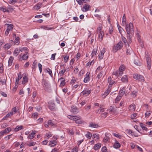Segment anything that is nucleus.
I'll return each mask as SVG.
<instances>
[{
	"label": "nucleus",
	"instance_id": "0eeeda50",
	"mask_svg": "<svg viewBox=\"0 0 152 152\" xmlns=\"http://www.w3.org/2000/svg\"><path fill=\"white\" fill-rule=\"evenodd\" d=\"M70 111L73 113L76 114L78 113L79 110L78 108L75 105H73L71 107Z\"/></svg>",
	"mask_w": 152,
	"mask_h": 152
},
{
	"label": "nucleus",
	"instance_id": "7c9ffc66",
	"mask_svg": "<svg viewBox=\"0 0 152 152\" xmlns=\"http://www.w3.org/2000/svg\"><path fill=\"white\" fill-rule=\"evenodd\" d=\"M125 67L124 65H121L119 67V71L123 73V72L125 70Z\"/></svg>",
	"mask_w": 152,
	"mask_h": 152
},
{
	"label": "nucleus",
	"instance_id": "a211bd4d",
	"mask_svg": "<svg viewBox=\"0 0 152 152\" xmlns=\"http://www.w3.org/2000/svg\"><path fill=\"white\" fill-rule=\"evenodd\" d=\"M28 77L27 76L25 75L23 77V80L22 83L23 84H24L28 82Z\"/></svg>",
	"mask_w": 152,
	"mask_h": 152
},
{
	"label": "nucleus",
	"instance_id": "39448f33",
	"mask_svg": "<svg viewBox=\"0 0 152 152\" xmlns=\"http://www.w3.org/2000/svg\"><path fill=\"white\" fill-rule=\"evenodd\" d=\"M28 51H25L24 54H21L19 57H20V59L21 60H25L28 58Z\"/></svg>",
	"mask_w": 152,
	"mask_h": 152
},
{
	"label": "nucleus",
	"instance_id": "72a5a7b5",
	"mask_svg": "<svg viewBox=\"0 0 152 152\" xmlns=\"http://www.w3.org/2000/svg\"><path fill=\"white\" fill-rule=\"evenodd\" d=\"M107 115L108 113L107 112H105L104 113H102L100 115V117L102 118H104L107 116Z\"/></svg>",
	"mask_w": 152,
	"mask_h": 152
},
{
	"label": "nucleus",
	"instance_id": "c85d7f7f",
	"mask_svg": "<svg viewBox=\"0 0 152 152\" xmlns=\"http://www.w3.org/2000/svg\"><path fill=\"white\" fill-rule=\"evenodd\" d=\"M120 144L117 141H116L113 145V147L115 148H119L120 147Z\"/></svg>",
	"mask_w": 152,
	"mask_h": 152
},
{
	"label": "nucleus",
	"instance_id": "bf43d9fd",
	"mask_svg": "<svg viewBox=\"0 0 152 152\" xmlns=\"http://www.w3.org/2000/svg\"><path fill=\"white\" fill-rule=\"evenodd\" d=\"M14 114V113L12 112H10L9 113H8L6 116L5 118L9 117L10 116H11Z\"/></svg>",
	"mask_w": 152,
	"mask_h": 152
},
{
	"label": "nucleus",
	"instance_id": "6e6552de",
	"mask_svg": "<svg viewBox=\"0 0 152 152\" xmlns=\"http://www.w3.org/2000/svg\"><path fill=\"white\" fill-rule=\"evenodd\" d=\"M53 140H51L50 141L49 144L48 145H50V146L54 147L55 146L57 143L56 140L58 138L56 137H53Z\"/></svg>",
	"mask_w": 152,
	"mask_h": 152
},
{
	"label": "nucleus",
	"instance_id": "a18cd8bd",
	"mask_svg": "<svg viewBox=\"0 0 152 152\" xmlns=\"http://www.w3.org/2000/svg\"><path fill=\"white\" fill-rule=\"evenodd\" d=\"M36 144L35 142L31 141L29 143H27L26 145L28 146L29 147L32 146Z\"/></svg>",
	"mask_w": 152,
	"mask_h": 152
},
{
	"label": "nucleus",
	"instance_id": "1a4fd4ad",
	"mask_svg": "<svg viewBox=\"0 0 152 152\" xmlns=\"http://www.w3.org/2000/svg\"><path fill=\"white\" fill-rule=\"evenodd\" d=\"M90 73L88 72L86 75L85 77L83 80V82L84 83H87L90 80Z\"/></svg>",
	"mask_w": 152,
	"mask_h": 152
},
{
	"label": "nucleus",
	"instance_id": "a878e982",
	"mask_svg": "<svg viewBox=\"0 0 152 152\" xmlns=\"http://www.w3.org/2000/svg\"><path fill=\"white\" fill-rule=\"evenodd\" d=\"M20 52V51L18 48H17L13 52V55L15 56H17Z\"/></svg>",
	"mask_w": 152,
	"mask_h": 152
},
{
	"label": "nucleus",
	"instance_id": "5701e85b",
	"mask_svg": "<svg viewBox=\"0 0 152 152\" xmlns=\"http://www.w3.org/2000/svg\"><path fill=\"white\" fill-rule=\"evenodd\" d=\"M65 79L63 78V77H61L59 79L58 81H61L60 85L62 86H64L65 84Z\"/></svg>",
	"mask_w": 152,
	"mask_h": 152
},
{
	"label": "nucleus",
	"instance_id": "c03bdc74",
	"mask_svg": "<svg viewBox=\"0 0 152 152\" xmlns=\"http://www.w3.org/2000/svg\"><path fill=\"white\" fill-rule=\"evenodd\" d=\"M137 80L139 81L144 82V78L142 76L138 75V78Z\"/></svg>",
	"mask_w": 152,
	"mask_h": 152
},
{
	"label": "nucleus",
	"instance_id": "603ef678",
	"mask_svg": "<svg viewBox=\"0 0 152 152\" xmlns=\"http://www.w3.org/2000/svg\"><path fill=\"white\" fill-rule=\"evenodd\" d=\"M113 135L114 136L117 137H118L119 139L121 138L122 137V136L121 135H120L118 134H116L115 133H113Z\"/></svg>",
	"mask_w": 152,
	"mask_h": 152
},
{
	"label": "nucleus",
	"instance_id": "4468645a",
	"mask_svg": "<svg viewBox=\"0 0 152 152\" xmlns=\"http://www.w3.org/2000/svg\"><path fill=\"white\" fill-rule=\"evenodd\" d=\"M98 33L99 34L98 37L99 41L100 42H102L103 40V37L104 36V33L103 31H99Z\"/></svg>",
	"mask_w": 152,
	"mask_h": 152
},
{
	"label": "nucleus",
	"instance_id": "6e6d98bb",
	"mask_svg": "<svg viewBox=\"0 0 152 152\" xmlns=\"http://www.w3.org/2000/svg\"><path fill=\"white\" fill-rule=\"evenodd\" d=\"M92 138L93 139L95 138H96L97 139H99V134L96 133H94L92 135Z\"/></svg>",
	"mask_w": 152,
	"mask_h": 152
},
{
	"label": "nucleus",
	"instance_id": "20e7f679",
	"mask_svg": "<svg viewBox=\"0 0 152 152\" xmlns=\"http://www.w3.org/2000/svg\"><path fill=\"white\" fill-rule=\"evenodd\" d=\"M48 107L51 110H54L56 109L55 105L53 101L51 100L49 102Z\"/></svg>",
	"mask_w": 152,
	"mask_h": 152
},
{
	"label": "nucleus",
	"instance_id": "6ab92c4d",
	"mask_svg": "<svg viewBox=\"0 0 152 152\" xmlns=\"http://www.w3.org/2000/svg\"><path fill=\"white\" fill-rule=\"evenodd\" d=\"M128 48L126 51V54L127 55H129L132 52V50L131 48L128 45Z\"/></svg>",
	"mask_w": 152,
	"mask_h": 152
},
{
	"label": "nucleus",
	"instance_id": "4c0bfd02",
	"mask_svg": "<svg viewBox=\"0 0 152 152\" xmlns=\"http://www.w3.org/2000/svg\"><path fill=\"white\" fill-rule=\"evenodd\" d=\"M101 147V144L100 143H98L95 144L94 146V148L96 150L99 149Z\"/></svg>",
	"mask_w": 152,
	"mask_h": 152
},
{
	"label": "nucleus",
	"instance_id": "3c124183",
	"mask_svg": "<svg viewBox=\"0 0 152 152\" xmlns=\"http://www.w3.org/2000/svg\"><path fill=\"white\" fill-rule=\"evenodd\" d=\"M122 97V96L118 95L115 99V103L118 102V101H119L121 99Z\"/></svg>",
	"mask_w": 152,
	"mask_h": 152
},
{
	"label": "nucleus",
	"instance_id": "4be33fe9",
	"mask_svg": "<svg viewBox=\"0 0 152 152\" xmlns=\"http://www.w3.org/2000/svg\"><path fill=\"white\" fill-rule=\"evenodd\" d=\"M121 80L123 82H127L128 80V78L127 76L126 75L123 76L121 78Z\"/></svg>",
	"mask_w": 152,
	"mask_h": 152
},
{
	"label": "nucleus",
	"instance_id": "9d476101",
	"mask_svg": "<svg viewBox=\"0 0 152 152\" xmlns=\"http://www.w3.org/2000/svg\"><path fill=\"white\" fill-rule=\"evenodd\" d=\"M91 7L88 4H85L83 8H82V10L84 12H86L89 10Z\"/></svg>",
	"mask_w": 152,
	"mask_h": 152
},
{
	"label": "nucleus",
	"instance_id": "13d9d810",
	"mask_svg": "<svg viewBox=\"0 0 152 152\" xmlns=\"http://www.w3.org/2000/svg\"><path fill=\"white\" fill-rule=\"evenodd\" d=\"M4 48L6 50H8L10 47V45L8 44L5 45L4 46Z\"/></svg>",
	"mask_w": 152,
	"mask_h": 152
},
{
	"label": "nucleus",
	"instance_id": "5fc2aeb1",
	"mask_svg": "<svg viewBox=\"0 0 152 152\" xmlns=\"http://www.w3.org/2000/svg\"><path fill=\"white\" fill-rule=\"evenodd\" d=\"M147 67L148 69H150L151 68V61H147Z\"/></svg>",
	"mask_w": 152,
	"mask_h": 152
},
{
	"label": "nucleus",
	"instance_id": "f257e3e1",
	"mask_svg": "<svg viewBox=\"0 0 152 152\" xmlns=\"http://www.w3.org/2000/svg\"><path fill=\"white\" fill-rule=\"evenodd\" d=\"M126 31L127 34H129V32H132L133 33V26L132 23H130L129 24H126Z\"/></svg>",
	"mask_w": 152,
	"mask_h": 152
},
{
	"label": "nucleus",
	"instance_id": "dca6fc26",
	"mask_svg": "<svg viewBox=\"0 0 152 152\" xmlns=\"http://www.w3.org/2000/svg\"><path fill=\"white\" fill-rule=\"evenodd\" d=\"M123 73L120 72L119 71H117L114 72L113 73V75H115L116 77H118L121 76L122 75Z\"/></svg>",
	"mask_w": 152,
	"mask_h": 152
},
{
	"label": "nucleus",
	"instance_id": "2eb2a0df",
	"mask_svg": "<svg viewBox=\"0 0 152 152\" xmlns=\"http://www.w3.org/2000/svg\"><path fill=\"white\" fill-rule=\"evenodd\" d=\"M108 81L109 83L108 88H110V87H111L115 83V81L112 80L111 77H108Z\"/></svg>",
	"mask_w": 152,
	"mask_h": 152
},
{
	"label": "nucleus",
	"instance_id": "ddd939ff",
	"mask_svg": "<svg viewBox=\"0 0 152 152\" xmlns=\"http://www.w3.org/2000/svg\"><path fill=\"white\" fill-rule=\"evenodd\" d=\"M136 108V106L134 104V103L132 104L129 106L128 107L129 110L130 111L133 112L135 110Z\"/></svg>",
	"mask_w": 152,
	"mask_h": 152
},
{
	"label": "nucleus",
	"instance_id": "774afa93",
	"mask_svg": "<svg viewBox=\"0 0 152 152\" xmlns=\"http://www.w3.org/2000/svg\"><path fill=\"white\" fill-rule=\"evenodd\" d=\"M137 94V92L136 91H133L131 94L132 96L135 97Z\"/></svg>",
	"mask_w": 152,
	"mask_h": 152
},
{
	"label": "nucleus",
	"instance_id": "58836bf2",
	"mask_svg": "<svg viewBox=\"0 0 152 152\" xmlns=\"http://www.w3.org/2000/svg\"><path fill=\"white\" fill-rule=\"evenodd\" d=\"M140 125L142 129L145 131L147 130L148 128L145 126V124L142 123H140Z\"/></svg>",
	"mask_w": 152,
	"mask_h": 152
},
{
	"label": "nucleus",
	"instance_id": "7ed1b4c3",
	"mask_svg": "<svg viewBox=\"0 0 152 152\" xmlns=\"http://www.w3.org/2000/svg\"><path fill=\"white\" fill-rule=\"evenodd\" d=\"M42 84L43 86L44 89L45 91H47L50 88V85L48 82L45 81L43 79L42 81Z\"/></svg>",
	"mask_w": 152,
	"mask_h": 152
},
{
	"label": "nucleus",
	"instance_id": "0e129e2a",
	"mask_svg": "<svg viewBox=\"0 0 152 152\" xmlns=\"http://www.w3.org/2000/svg\"><path fill=\"white\" fill-rule=\"evenodd\" d=\"M136 146L137 145H136L135 144H134V143L133 142H131L130 143V146L131 148L132 149H134V148H136Z\"/></svg>",
	"mask_w": 152,
	"mask_h": 152
},
{
	"label": "nucleus",
	"instance_id": "c9c22d12",
	"mask_svg": "<svg viewBox=\"0 0 152 152\" xmlns=\"http://www.w3.org/2000/svg\"><path fill=\"white\" fill-rule=\"evenodd\" d=\"M124 89L125 88L124 87L123 88L121 89L119 91L118 95L122 96L125 93Z\"/></svg>",
	"mask_w": 152,
	"mask_h": 152
},
{
	"label": "nucleus",
	"instance_id": "cd10ccee",
	"mask_svg": "<svg viewBox=\"0 0 152 152\" xmlns=\"http://www.w3.org/2000/svg\"><path fill=\"white\" fill-rule=\"evenodd\" d=\"M14 59V57L12 56H11L10 57L8 61V66H10L12 65Z\"/></svg>",
	"mask_w": 152,
	"mask_h": 152
},
{
	"label": "nucleus",
	"instance_id": "bb28decb",
	"mask_svg": "<svg viewBox=\"0 0 152 152\" xmlns=\"http://www.w3.org/2000/svg\"><path fill=\"white\" fill-rule=\"evenodd\" d=\"M104 72V71H101L99 74L97 75L96 76V78H98V79H99L101 78L102 77V75H103V74Z\"/></svg>",
	"mask_w": 152,
	"mask_h": 152
},
{
	"label": "nucleus",
	"instance_id": "423d86ee",
	"mask_svg": "<svg viewBox=\"0 0 152 152\" xmlns=\"http://www.w3.org/2000/svg\"><path fill=\"white\" fill-rule=\"evenodd\" d=\"M106 49L103 48L102 50H101L98 55V59L99 60L102 59L104 57V54L105 52Z\"/></svg>",
	"mask_w": 152,
	"mask_h": 152
},
{
	"label": "nucleus",
	"instance_id": "69168bd1",
	"mask_svg": "<svg viewBox=\"0 0 152 152\" xmlns=\"http://www.w3.org/2000/svg\"><path fill=\"white\" fill-rule=\"evenodd\" d=\"M66 69H63L61 71L59 72V74H60V76H61L64 75V73L66 72Z\"/></svg>",
	"mask_w": 152,
	"mask_h": 152
},
{
	"label": "nucleus",
	"instance_id": "79ce46f5",
	"mask_svg": "<svg viewBox=\"0 0 152 152\" xmlns=\"http://www.w3.org/2000/svg\"><path fill=\"white\" fill-rule=\"evenodd\" d=\"M86 137L88 139H90L91 138L92 136V134L91 133L88 132H87L86 134L85 135Z\"/></svg>",
	"mask_w": 152,
	"mask_h": 152
},
{
	"label": "nucleus",
	"instance_id": "4d7b16f0",
	"mask_svg": "<svg viewBox=\"0 0 152 152\" xmlns=\"http://www.w3.org/2000/svg\"><path fill=\"white\" fill-rule=\"evenodd\" d=\"M137 115V114L136 113H134L133 114H132L131 115V118L132 119H135L136 118Z\"/></svg>",
	"mask_w": 152,
	"mask_h": 152
},
{
	"label": "nucleus",
	"instance_id": "680f3d73",
	"mask_svg": "<svg viewBox=\"0 0 152 152\" xmlns=\"http://www.w3.org/2000/svg\"><path fill=\"white\" fill-rule=\"evenodd\" d=\"M69 56L67 55H66L64 57V61L65 63H66L68 61L69 59Z\"/></svg>",
	"mask_w": 152,
	"mask_h": 152
},
{
	"label": "nucleus",
	"instance_id": "e2e57ef3",
	"mask_svg": "<svg viewBox=\"0 0 152 152\" xmlns=\"http://www.w3.org/2000/svg\"><path fill=\"white\" fill-rule=\"evenodd\" d=\"M49 125L51 126H53L55 125L54 122L52 120H49Z\"/></svg>",
	"mask_w": 152,
	"mask_h": 152
},
{
	"label": "nucleus",
	"instance_id": "473e14b6",
	"mask_svg": "<svg viewBox=\"0 0 152 152\" xmlns=\"http://www.w3.org/2000/svg\"><path fill=\"white\" fill-rule=\"evenodd\" d=\"M18 48L20 52H25V51H28L27 50V48L26 47H19Z\"/></svg>",
	"mask_w": 152,
	"mask_h": 152
},
{
	"label": "nucleus",
	"instance_id": "a19ab883",
	"mask_svg": "<svg viewBox=\"0 0 152 152\" xmlns=\"http://www.w3.org/2000/svg\"><path fill=\"white\" fill-rule=\"evenodd\" d=\"M109 138L107 136V134H106L105 137L104 138L103 141L104 142H106L109 140Z\"/></svg>",
	"mask_w": 152,
	"mask_h": 152
},
{
	"label": "nucleus",
	"instance_id": "2f4dec72",
	"mask_svg": "<svg viewBox=\"0 0 152 152\" xmlns=\"http://www.w3.org/2000/svg\"><path fill=\"white\" fill-rule=\"evenodd\" d=\"M0 10L3 12H9V10L6 9L5 6L1 7H0Z\"/></svg>",
	"mask_w": 152,
	"mask_h": 152
},
{
	"label": "nucleus",
	"instance_id": "338daca9",
	"mask_svg": "<svg viewBox=\"0 0 152 152\" xmlns=\"http://www.w3.org/2000/svg\"><path fill=\"white\" fill-rule=\"evenodd\" d=\"M78 148L77 147H75L72 150V152H77Z\"/></svg>",
	"mask_w": 152,
	"mask_h": 152
},
{
	"label": "nucleus",
	"instance_id": "09e8293b",
	"mask_svg": "<svg viewBox=\"0 0 152 152\" xmlns=\"http://www.w3.org/2000/svg\"><path fill=\"white\" fill-rule=\"evenodd\" d=\"M103 69V67L101 66H98L97 69H96L95 72L96 73H97L99 72H100L101 71H103L102 70Z\"/></svg>",
	"mask_w": 152,
	"mask_h": 152
},
{
	"label": "nucleus",
	"instance_id": "ea45409f",
	"mask_svg": "<svg viewBox=\"0 0 152 152\" xmlns=\"http://www.w3.org/2000/svg\"><path fill=\"white\" fill-rule=\"evenodd\" d=\"M97 48L96 49H94L91 54V57L92 58L95 55H96L97 52Z\"/></svg>",
	"mask_w": 152,
	"mask_h": 152
},
{
	"label": "nucleus",
	"instance_id": "b1692460",
	"mask_svg": "<svg viewBox=\"0 0 152 152\" xmlns=\"http://www.w3.org/2000/svg\"><path fill=\"white\" fill-rule=\"evenodd\" d=\"M11 130V129L10 127H8L6 128L4 130L1 131V132H3V134H8Z\"/></svg>",
	"mask_w": 152,
	"mask_h": 152
},
{
	"label": "nucleus",
	"instance_id": "c756f323",
	"mask_svg": "<svg viewBox=\"0 0 152 152\" xmlns=\"http://www.w3.org/2000/svg\"><path fill=\"white\" fill-rule=\"evenodd\" d=\"M45 71L46 72L48 73L49 75L51 77L53 76V73L52 70L49 68H47L45 69Z\"/></svg>",
	"mask_w": 152,
	"mask_h": 152
},
{
	"label": "nucleus",
	"instance_id": "393cba45",
	"mask_svg": "<svg viewBox=\"0 0 152 152\" xmlns=\"http://www.w3.org/2000/svg\"><path fill=\"white\" fill-rule=\"evenodd\" d=\"M22 77L21 75V73L20 72L18 73V77L17 78H16L15 82L16 84H18L19 83V81L22 78Z\"/></svg>",
	"mask_w": 152,
	"mask_h": 152
},
{
	"label": "nucleus",
	"instance_id": "f704fd0d",
	"mask_svg": "<svg viewBox=\"0 0 152 152\" xmlns=\"http://www.w3.org/2000/svg\"><path fill=\"white\" fill-rule=\"evenodd\" d=\"M23 129V126H17L15 129V131L16 132H18L19 130Z\"/></svg>",
	"mask_w": 152,
	"mask_h": 152
},
{
	"label": "nucleus",
	"instance_id": "8fccbe9b",
	"mask_svg": "<svg viewBox=\"0 0 152 152\" xmlns=\"http://www.w3.org/2000/svg\"><path fill=\"white\" fill-rule=\"evenodd\" d=\"M19 39L20 38L18 37L16 38L15 40V44L18 45L19 44Z\"/></svg>",
	"mask_w": 152,
	"mask_h": 152
},
{
	"label": "nucleus",
	"instance_id": "f3484780",
	"mask_svg": "<svg viewBox=\"0 0 152 152\" xmlns=\"http://www.w3.org/2000/svg\"><path fill=\"white\" fill-rule=\"evenodd\" d=\"M36 133V131L35 130H32L31 133L28 136V138L30 140L34 138V135Z\"/></svg>",
	"mask_w": 152,
	"mask_h": 152
},
{
	"label": "nucleus",
	"instance_id": "864d4df0",
	"mask_svg": "<svg viewBox=\"0 0 152 152\" xmlns=\"http://www.w3.org/2000/svg\"><path fill=\"white\" fill-rule=\"evenodd\" d=\"M132 32H129V34H127L129 35L127 37V38L129 40V42L131 41V38L132 35Z\"/></svg>",
	"mask_w": 152,
	"mask_h": 152
},
{
	"label": "nucleus",
	"instance_id": "f8f14e48",
	"mask_svg": "<svg viewBox=\"0 0 152 152\" xmlns=\"http://www.w3.org/2000/svg\"><path fill=\"white\" fill-rule=\"evenodd\" d=\"M73 118L74 119L72 120L75 121L76 124H80L81 123V117L80 116H74Z\"/></svg>",
	"mask_w": 152,
	"mask_h": 152
},
{
	"label": "nucleus",
	"instance_id": "f03ea898",
	"mask_svg": "<svg viewBox=\"0 0 152 152\" xmlns=\"http://www.w3.org/2000/svg\"><path fill=\"white\" fill-rule=\"evenodd\" d=\"M123 45L122 42L120 41L114 46L113 49H115L116 51L117 50H120L123 47Z\"/></svg>",
	"mask_w": 152,
	"mask_h": 152
},
{
	"label": "nucleus",
	"instance_id": "aec40b11",
	"mask_svg": "<svg viewBox=\"0 0 152 152\" xmlns=\"http://www.w3.org/2000/svg\"><path fill=\"white\" fill-rule=\"evenodd\" d=\"M107 111L109 113H114L116 111V110L114 108L113 106H111L107 109Z\"/></svg>",
	"mask_w": 152,
	"mask_h": 152
},
{
	"label": "nucleus",
	"instance_id": "49530a36",
	"mask_svg": "<svg viewBox=\"0 0 152 152\" xmlns=\"http://www.w3.org/2000/svg\"><path fill=\"white\" fill-rule=\"evenodd\" d=\"M89 126L94 128H96L98 127V125L95 124V123H91Z\"/></svg>",
	"mask_w": 152,
	"mask_h": 152
},
{
	"label": "nucleus",
	"instance_id": "052dcab7",
	"mask_svg": "<svg viewBox=\"0 0 152 152\" xmlns=\"http://www.w3.org/2000/svg\"><path fill=\"white\" fill-rule=\"evenodd\" d=\"M92 63L93 64L94 63V61L93 60L91 62H88L86 64V66L87 67H89Z\"/></svg>",
	"mask_w": 152,
	"mask_h": 152
},
{
	"label": "nucleus",
	"instance_id": "37998d69",
	"mask_svg": "<svg viewBox=\"0 0 152 152\" xmlns=\"http://www.w3.org/2000/svg\"><path fill=\"white\" fill-rule=\"evenodd\" d=\"M13 28V26L12 24H10L7 26V29L8 30L12 31Z\"/></svg>",
	"mask_w": 152,
	"mask_h": 152
},
{
	"label": "nucleus",
	"instance_id": "de8ad7c7",
	"mask_svg": "<svg viewBox=\"0 0 152 152\" xmlns=\"http://www.w3.org/2000/svg\"><path fill=\"white\" fill-rule=\"evenodd\" d=\"M126 19L125 14H124L122 19V23L123 25L126 23Z\"/></svg>",
	"mask_w": 152,
	"mask_h": 152
},
{
	"label": "nucleus",
	"instance_id": "e433bc0d",
	"mask_svg": "<svg viewBox=\"0 0 152 152\" xmlns=\"http://www.w3.org/2000/svg\"><path fill=\"white\" fill-rule=\"evenodd\" d=\"M42 4V3H38L37 4L34 6V9L36 10L39 9L41 7Z\"/></svg>",
	"mask_w": 152,
	"mask_h": 152
},
{
	"label": "nucleus",
	"instance_id": "412c9836",
	"mask_svg": "<svg viewBox=\"0 0 152 152\" xmlns=\"http://www.w3.org/2000/svg\"><path fill=\"white\" fill-rule=\"evenodd\" d=\"M111 88H108L107 90L104 92V94H102V96H104V97H105L106 96H107L111 91Z\"/></svg>",
	"mask_w": 152,
	"mask_h": 152
},
{
	"label": "nucleus",
	"instance_id": "9b49d317",
	"mask_svg": "<svg viewBox=\"0 0 152 152\" xmlns=\"http://www.w3.org/2000/svg\"><path fill=\"white\" fill-rule=\"evenodd\" d=\"M91 92V91L90 90L85 89L81 92V94L86 96L88 95Z\"/></svg>",
	"mask_w": 152,
	"mask_h": 152
}]
</instances>
